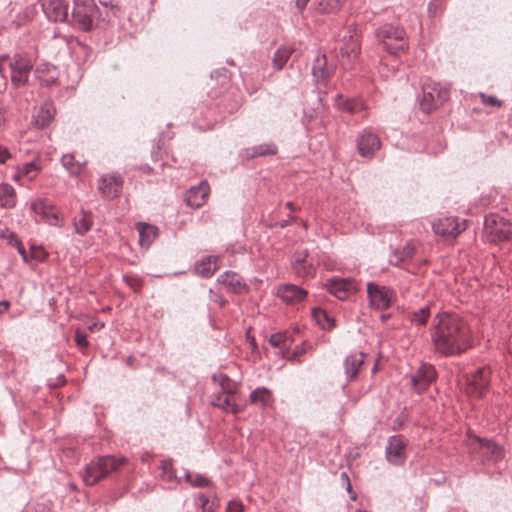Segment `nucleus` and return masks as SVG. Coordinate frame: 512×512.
<instances>
[{"label":"nucleus","mask_w":512,"mask_h":512,"mask_svg":"<svg viewBox=\"0 0 512 512\" xmlns=\"http://www.w3.org/2000/svg\"><path fill=\"white\" fill-rule=\"evenodd\" d=\"M434 351L444 357L458 356L473 346L468 323L453 312L438 313L431 327Z\"/></svg>","instance_id":"1"},{"label":"nucleus","mask_w":512,"mask_h":512,"mask_svg":"<svg viewBox=\"0 0 512 512\" xmlns=\"http://www.w3.org/2000/svg\"><path fill=\"white\" fill-rule=\"evenodd\" d=\"M127 462L125 457L102 456L86 465L82 477L86 485L93 486Z\"/></svg>","instance_id":"2"},{"label":"nucleus","mask_w":512,"mask_h":512,"mask_svg":"<svg viewBox=\"0 0 512 512\" xmlns=\"http://www.w3.org/2000/svg\"><path fill=\"white\" fill-rule=\"evenodd\" d=\"M375 35L392 55H400L408 49L406 32L398 26L385 24L376 30Z\"/></svg>","instance_id":"3"},{"label":"nucleus","mask_w":512,"mask_h":512,"mask_svg":"<svg viewBox=\"0 0 512 512\" xmlns=\"http://www.w3.org/2000/svg\"><path fill=\"white\" fill-rule=\"evenodd\" d=\"M98 13L99 8L94 0H75L71 19L67 23L88 32L94 28V20Z\"/></svg>","instance_id":"4"},{"label":"nucleus","mask_w":512,"mask_h":512,"mask_svg":"<svg viewBox=\"0 0 512 512\" xmlns=\"http://www.w3.org/2000/svg\"><path fill=\"white\" fill-rule=\"evenodd\" d=\"M470 450L482 463H496L504 457V449L492 440L473 436L469 442Z\"/></svg>","instance_id":"5"},{"label":"nucleus","mask_w":512,"mask_h":512,"mask_svg":"<svg viewBox=\"0 0 512 512\" xmlns=\"http://www.w3.org/2000/svg\"><path fill=\"white\" fill-rule=\"evenodd\" d=\"M449 98V91L442 88L435 82L424 83L422 86V95L417 98L420 109L425 113H430L446 102Z\"/></svg>","instance_id":"6"},{"label":"nucleus","mask_w":512,"mask_h":512,"mask_svg":"<svg viewBox=\"0 0 512 512\" xmlns=\"http://www.w3.org/2000/svg\"><path fill=\"white\" fill-rule=\"evenodd\" d=\"M484 231L489 242H504L512 237V224L500 215L490 214L484 219Z\"/></svg>","instance_id":"7"},{"label":"nucleus","mask_w":512,"mask_h":512,"mask_svg":"<svg viewBox=\"0 0 512 512\" xmlns=\"http://www.w3.org/2000/svg\"><path fill=\"white\" fill-rule=\"evenodd\" d=\"M8 66L11 70L12 85L15 88L26 86L33 69L31 58L27 54L16 53L8 59Z\"/></svg>","instance_id":"8"},{"label":"nucleus","mask_w":512,"mask_h":512,"mask_svg":"<svg viewBox=\"0 0 512 512\" xmlns=\"http://www.w3.org/2000/svg\"><path fill=\"white\" fill-rule=\"evenodd\" d=\"M367 295L371 307L377 310L388 309L395 296L393 289L374 282L367 284Z\"/></svg>","instance_id":"9"},{"label":"nucleus","mask_w":512,"mask_h":512,"mask_svg":"<svg viewBox=\"0 0 512 512\" xmlns=\"http://www.w3.org/2000/svg\"><path fill=\"white\" fill-rule=\"evenodd\" d=\"M490 369L482 367L473 374L466 376V393L474 397H482L490 384Z\"/></svg>","instance_id":"10"},{"label":"nucleus","mask_w":512,"mask_h":512,"mask_svg":"<svg viewBox=\"0 0 512 512\" xmlns=\"http://www.w3.org/2000/svg\"><path fill=\"white\" fill-rule=\"evenodd\" d=\"M407 441L402 435H394L388 439L385 449L387 461L392 465H402L406 460Z\"/></svg>","instance_id":"11"},{"label":"nucleus","mask_w":512,"mask_h":512,"mask_svg":"<svg viewBox=\"0 0 512 512\" xmlns=\"http://www.w3.org/2000/svg\"><path fill=\"white\" fill-rule=\"evenodd\" d=\"M435 367L429 363H423L411 376V385L417 393H422L436 380Z\"/></svg>","instance_id":"12"},{"label":"nucleus","mask_w":512,"mask_h":512,"mask_svg":"<svg viewBox=\"0 0 512 512\" xmlns=\"http://www.w3.org/2000/svg\"><path fill=\"white\" fill-rule=\"evenodd\" d=\"M42 10L49 21L67 23L68 4L64 0H39Z\"/></svg>","instance_id":"13"},{"label":"nucleus","mask_w":512,"mask_h":512,"mask_svg":"<svg viewBox=\"0 0 512 512\" xmlns=\"http://www.w3.org/2000/svg\"><path fill=\"white\" fill-rule=\"evenodd\" d=\"M327 287L331 294L340 300L346 299L350 293L358 290L357 283L351 278H333L328 280Z\"/></svg>","instance_id":"14"},{"label":"nucleus","mask_w":512,"mask_h":512,"mask_svg":"<svg viewBox=\"0 0 512 512\" xmlns=\"http://www.w3.org/2000/svg\"><path fill=\"white\" fill-rule=\"evenodd\" d=\"M380 145L378 135L370 130H364L357 140L358 152L362 157H372Z\"/></svg>","instance_id":"15"},{"label":"nucleus","mask_w":512,"mask_h":512,"mask_svg":"<svg viewBox=\"0 0 512 512\" xmlns=\"http://www.w3.org/2000/svg\"><path fill=\"white\" fill-rule=\"evenodd\" d=\"M432 229L437 235L457 237L465 228L457 222L456 218L447 217L434 222Z\"/></svg>","instance_id":"16"},{"label":"nucleus","mask_w":512,"mask_h":512,"mask_svg":"<svg viewBox=\"0 0 512 512\" xmlns=\"http://www.w3.org/2000/svg\"><path fill=\"white\" fill-rule=\"evenodd\" d=\"M334 73V68L328 65L325 54L318 52L313 60L312 74L318 83L326 82Z\"/></svg>","instance_id":"17"},{"label":"nucleus","mask_w":512,"mask_h":512,"mask_svg":"<svg viewBox=\"0 0 512 512\" xmlns=\"http://www.w3.org/2000/svg\"><path fill=\"white\" fill-rule=\"evenodd\" d=\"M209 194V186L206 182H201L197 186L191 187L187 190L185 201L188 206L198 209L205 203V199Z\"/></svg>","instance_id":"18"},{"label":"nucleus","mask_w":512,"mask_h":512,"mask_svg":"<svg viewBox=\"0 0 512 512\" xmlns=\"http://www.w3.org/2000/svg\"><path fill=\"white\" fill-rule=\"evenodd\" d=\"M218 282L225 285L231 293L241 294L248 291L243 278L233 271H226L218 277Z\"/></svg>","instance_id":"19"},{"label":"nucleus","mask_w":512,"mask_h":512,"mask_svg":"<svg viewBox=\"0 0 512 512\" xmlns=\"http://www.w3.org/2000/svg\"><path fill=\"white\" fill-rule=\"evenodd\" d=\"M55 108L52 103L46 102L41 105L32 117V125L37 129H44L53 120Z\"/></svg>","instance_id":"20"},{"label":"nucleus","mask_w":512,"mask_h":512,"mask_svg":"<svg viewBox=\"0 0 512 512\" xmlns=\"http://www.w3.org/2000/svg\"><path fill=\"white\" fill-rule=\"evenodd\" d=\"M123 180L119 176H103L100 179L99 190L107 198H115L122 189Z\"/></svg>","instance_id":"21"},{"label":"nucleus","mask_w":512,"mask_h":512,"mask_svg":"<svg viewBox=\"0 0 512 512\" xmlns=\"http://www.w3.org/2000/svg\"><path fill=\"white\" fill-rule=\"evenodd\" d=\"M277 295L286 303L293 304L302 301L307 291L294 284H286L279 287Z\"/></svg>","instance_id":"22"},{"label":"nucleus","mask_w":512,"mask_h":512,"mask_svg":"<svg viewBox=\"0 0 512 512\" xmlns=\"http://www.w3.org/2000/svg\"><path fill=\"white\" fill-rule=\"evenodd\" d=\"M307 256V251L296 253L294 255L292 268L298 277L307 278L313 276L315 273V267L313 264L308 263L306 260Z\"/></svg>","instance_id":"23"},{"label":"nucleus","mask_w":512,"mask_h":512,"mask_svg":"<svg viewBox=\"0 0 512 512\" xmlns=\"http://www.w3.org/2000/svg\"><path fill=\"white\" fill-rule=\"evenodd\" d=\"M36 77L42 85L51 86L56 83L59 72L56 66L49 63H41L36 67Z\"/></svg>","instance_id":"24"},{"label":"nucleus","mask_w":512,"mask_h":512,"mask_svg":"<svg viewBox=\"0 0 512 512\" xmlns=\"http://www.w3.org/2000/svg\"><path fill=\"white\" fill-rule=\"evenodd\" d=\"M365 355L363 353H354L347 356L344 360L345 374L349 381L354 380L361 366L364 363Z\"/></svg>","instance_id":"25"},{"label":"nucleus","mask_w":512,"mask_h":512,"mask_svg":"<svg viewBox=\"0 0 512 512\" xmlns=\"http://www.w3.org/2000/svg\"><path fill=\"white\" fill-rule=\"evenodd\" d=\"M335 106L345 112L357 114L365 109L364 102L359 98L344 99L342 95L338 94L335 97Z\"/></svg>","instance_id":"26"},{"label":"nucleus","mask_w":512,"mask_h":512,"mask_svg":"<svg viewBox=\"0 0 512 512\" xmlns=\"http://www.w3.org/2000/svg\"><path fill=\"white\" fill-rule=\"evenodd\" d=\"M228 381H229V378L226 375H221L220 385H221L222 391L220 393H218L212 400V405L214 407H218L224 411H228L230 402H231L230 397L233 394V390L230 388H227L225 386V382H228Z\"/></svg>","instance_id":"27"},{"label":"nucleus","mask_w":512,"mask_h":512,"mask_svg":"<svg viewBox=\"0 0 512 512\" xmlns=\"http://www.w3.org/2000/svg\"><path fill=\"white\" fill-rule=\"evenodd\" d=\"M136 228L139 232L140 245L142 247H149L157 236V227L151 224L139 222L137 223Z\"/></svg>","instance_id":"28"},{"label":"nucleus","mask_w":512,"mask_h":512,"mask_svg":"<svg viewBox=\"0 0 512 512\" xmlns=\"http://www.w3.org/2000/svg\"><path fill=\"white\" fill-rule=\"evenodd\" d=\"M0 204L3 208L11 209L16 205V192L12 185L0 184Z\"/></svg>","instance_id":"29"},{"label":"nucleus","mask_w":512,"mask_h":512,"mask_svg":"<svg viewBox=\"0 0 512 512\" xmlns=\"http://www.w3.org/2000/svg\"><path fill=\"white\" fill-rule=\"evenodd\" d=\"M216 261L217 258L211 256L198 261L195 265L196 273L204 278L211 277L217 269Z\"/></svg>","instance_id":"30"},{"label":"nucleus","mask_w":512,"mask_h":512,"mask_svg":"<svg viewBox=\"0 0 512 512\" xmlns=\"http://www.w3.org/2000/svg\"><path fill=\"white\" fill-rule=\"evenodd\" d=\"M278 149L273 143H262L246 149L247 158H255L259 156L275 155Z\"/></svg>","instance_id":"31"},{"label":"nucleus","mask_w":512,"mask_h":512,"mask_svg":"<svg viewBox=\"0 0 512 512\" xmlns=\"http://www.w3.org/2000/svg\"><path fill=\"white\" fill-rule=\"evenodd\" d=\"M250 401L261 407H267L272 404V394L267 388L258 387L250 393Z\"/></svg>","instance_id":"32"},{"label":"nucleus","mask_w":512,"mask_h":512,"mask_svg":"<svg viewBox=\"0 0 512 512\" xmlns=\"http://www.w3.org/2000/svg\"><path fill=\"white\" fill-rule=\"evenodd\" d=\"M75 232L80 235L87 233L92 227L91 213L82 212V215L74 218L73 221Z\"/></svg>","instance_id":"33"},{"label":"nucleus","mask_w":512,"mask_h":512,"mask_svg":"<svg viewBox=\"0 0 512 512\" xmlns=\"http://www.w3.org/2000/svg\"><path fill=\"white\" fill-rule=\"evenodd\" d=\"M293 52L292 48L283 46L277 49L273 56V66L280 70L284 67Z\"/></svg>","instance_id":"34"},{"label":"nucleus","mask_w":512,"mask_h":512,"mask_svg":"<svg viewBox=\"0 0 512 512\" xmlns=\"http://www.w3.org/2000/svg\"><path fill=\"white\" fill-rule=\"evenodd\" d=\"M269 343L276 348L288 349L292 345L293 339L287 333L277 332L270 336Z\"/></svg>","instance_id":"35"},{"label":"nucleus","mask_w":512,"mask_h":512,"mask_svg":"<svg viewBox=\"0 0 512 512\" xmlns=\"http://www.w3.org/2000/svg\"><path fill=\"white\" fill-rule=\"evenodd\" d=\"M414 254V246L411 245L410 243H407L404 248L402 249V251H395L394 254H393V257L391 258V262L396 265V266H399L400 263L410 259Z\"/></svg>","instance_id":"36"},{"label":"nucleus","mask_w":512,"mask_h":512,"mask_svg":"<svg viewBox=\"0 0 512 512\" xmlns=\"http://www.w3.org/2000/svg\"><path fill=\"white\" fill-rule=\"evenodd\" d=\"M430 316L429 306L421 307L410 314V320L412 323L418 326H425Z\"/></svg>","instance_id":"37"},{"label":"nucleus","mask_w":512,"mask_h":512,"mask_svg":"<svg viewBox=\"0 0 512 512\" xmlns=\"http://www.w3.org/2000/svg\"><path fill=\"white\" fill-rule=\"evenodd\" d=\"M184 477L185 480L193 487L204 488L211 485V481L201 474H192L186 471Z\"/></svg>","instance_id":"38"},{"label":"nucleus","mask_w":512,"mask_h":512,"mask_svg":"<svg viewBox=\"0 0 512 512\" xmlns=\"http://www.w3.org/2000/svg\"><path fill=\"white\" fill-rule=\"evenodd\" d=\"M346 0H319L318 10L321 13H332L337 11Z\"/></svg>","instance_id":"39"},{"label":"nucleus","mask_w":512,"mask_h":512,"mask_svg":"<svg viewBox=\"0 0 512 512\" xmlns=\"http://www.w3.org/2000/svg\"><path fill=\"white\" fill-rule=\"evenodd\" d=\"M61 163L72 174H79L81 171V166L74 162L73 155H63L61 158Z\"/></svg>","instance_id":"40"},{"label":"nucleus","mask_w":512,"mask_h":512,"mask_svg":"<svg viewBox=\"0 0 512 512\" xmlns=\"http://www.w3.org/2000/svg\"><path fill=\"white\" fill-rule=\"evenodd\" d=\"M311 349V345L303 343L301 347H296L293 353L287 357L288 361L290 362H297L300 363V356L304 353L308 352Z\"/></svg>","instance_id":"41"},{"label":"nucleus","mask_w":512,"mask_h":512,"mask_svg":"<svg viewBox=\"0 0 512 512\" xmlns=\"http://www.w3.org/2000/svg\"><path fill=\"white\" fill-rule=\"evenodd\" d=\"M41 213L43 214V216L48 220V222L51 225H55V226L60 225V220L58 218V215L52 208L43 206Z\"/></svg>","instance_id":"42"},{"label":"nucleus","mask_w":512,"mask_h":512,"mask_svg":"<svg viewBox=\"0 0 512 512\" xmlns=\"http://www.w3.org/2000/svg\"><path fill=\"white\" fill-rule=\"evenodd\" d=\"M10 244L13 245L17 249L18 253L22 256L23 260L25 262H28L29 258H28V254H27L25 248L23 247L19 238L13 233L10 236Z\"/></svg>","instance_id":"43"},{"label":"nucleus","mask_w":512,"mask_h":512,"mask_svg":"<svg viewBox=\"0 0 512 512\" xmlns=\"http://www.w3.org/2000/svg\"><path fill=\"white\" fill-rule=\"evenodd\" d=\"M312 316L318 322V324L323 326V328L326 327L324 321H326L328 323L331 321V319L329 318L327 313L324 310H322L321 308H313Z\"/></svg>","instance_id":"44"},{"label":"nucleus","mask_w":512,"mask_h":512,"mask_svg":"<svg viewBox=\"0 0 512 512\" xmlns=\"http://www.w3.org/2000/svg\"><path fill=\"white\" fill-rule=\"evenodd\" d=\"M480 97L482 99V102L486 105L494 106V107H500L502 105V101L499 100L498 98H496L495 96L486 95L484 93H481Z\"/></svg>","instance_id":"45"},{"label":"nucleus","mask_w":512,"mask_h":512,"mask_svg":"<svg viewBox=\"0 0 512 512\" xmlns=\"http://www.w3.org/2000/svg\"><path fill=\"white\" fill-rule=\"evenodd\" d=\"M124 281L132 288L134 291H138L142 286V280L136 277L124 276Z\"/></svg>","instance_id":"46"},{"label":"nucleus","mask_w":512,"mask_h":512,"mask_svg":"<svg viewBox=\"0 0 512 512\" xmlns=\"http://www.w3.org/2000/svg\"><path fill=\"white\" fill-rule=\"evenodd\" d=\"M209 299L210 301L218 304L220 307H224L227 301L216 291L213 289L209 290Z\"/></svg>","instance_id":"47"},{"label":"nucleus","mask_w":512,"mask_h":512,"mask_svg":"<svg viewBox=\"0 0 512 512\" xmlns=\"http://www.w3.org/2000/svg\"><path fill=\"white\" fill-rule=\"evenodd\" d=\"M244 506L240 501L232 500L228 503L225 512H243Z\"/></svg>","instance_id":"48"},{"label":"nucleus","mask_w":512,"mask_h":512,"mask_svg":"<svg viewBox=\"0 0 512 512\" xmlns=\"http://www.w3.org/2000/svg\"><path fill=\"white\" fill-rule=\"evenodd\" d=\"M75 342L81 348H85L88 346L87 336L80 330H77L75 333Z\"/></svg>","instance_id":"49"},{"label":"nucleus","mask_w":512,"mask_h":512,"mask_svg":"<svg viewBox=\"0 0 512 512\" xmlns=\"http://www.w3.org/2000/svg\"><path fill=\"white\" fill-rule=\"evenodd\" d=\"M37 170H38V167H37L36 163L29 162V163L24 164L22 172H23V174L28 176V175H30L31 172H36Z\"/></svg>","instance_id":"50"},{"label":"nucleus","mask_w":512,"mask_h":512,"mask_svg":"<svg viewBox=\"0 0 512 512\" xmlns=\"http://www.w3.org/2000/svg\"><path fill=\"white\" fill-rule=\"evenodd\" d=\"M9 158H11L9 150L0 145V163L4 164Z\"/></svg>","instance_id":"51"},{"label":"nucleus","mask_w":512,"mask_h":512,"mask_svg":"<svg viewBox=\"0 0 512 512\" xmlns=\"http://www.w3.org/2000/svg\"><path fill=\"white\" fill-rule=\"evenodd\" d=\"M99 3L104 7H110L112 10L119 11V6L112 4V0H99Z\"/></svg>","instance_id":"52"},{"label":"nucleus","mask_w":512,"mask_h":512,"mask_svg":"<svg viewBox=\"0 0 512 512\" xmlns=\"http://www.w3.org/2000/svg\"><path fill=\"white\" fill-rule=\"evenodd\" d=\"M64 383H65V377H64V375H59V376L57 377V381H56V382H51V380H49L48 385H49L50 387H57V386L62 385V384H64Z\"/></svg>","instance_id":"53"},{"label":"nucleus","mask_w":512,"mask_h":512,"mask_svg":"<svg viewBox=\"0 0 512 512\" xmlns=\"http://www.w3.org/2000/svg\"><path fill=\"white\" fill-rule=\"evenodd\" d=\"M198 500L200 502V506H201L202 509L205 506H208V504H209V499H208V497L205 494H200L199 497H198Z\"/></svg>","instance_id":"54"},{"label":"nucleus","mask_w":512,"mask_h":512,"mask_svg":"<svg viewBox=\"0 0 512 512\" xmlns=\"http://www.w3.org/2000/svg\"><path fill=\"white\" fill-rule=\"evenodd\" d=\"M228 411L231 412L232 414H237L241 411V407L235 403L230 402Z\"/></svg>","instance_id":"55"},{"label":"nucleus","mask_w":512,"mask_h":512,"mask_svg":"<svg viewBox=\"0 0 512 512\" xmlns=\"http://www.w3.org/2000/svg\"><path fill=\"white\" fill-rule=\"evenodd\" d=\"M216 505H217L216 502L212 501V503H209L208 506H205L202 509V512H214L215 508H216Z\"/></svg>","instance_id":"56"},{"label":"nucleus","mask_w":512,"mask_h":512,"mask_svg":"<svg viewBox=\"0 0 512 512\" xmlns=\"http://www.w3.org/2000/svg\"><path fill=\"white\" fill-rule=\"evenodd\" d=\"M10 307V302L7 300L0 301V313L7 311Z\"/></svg>","instance_id":"57"},{"label":"nucleus","mask_w":512,"mask_h":512,"mask_svg":"<svg viewBox=\"0 0 512 512\" xmlns=\"http://www.w3.org/2000/svg\"><path fill=\"white\" fill-rule=\"evenodd\" d=\"M308 2L309 0H296V7L299 10H303L307 6Z\"/></svg>","instance_id":"58"},{"label":"nucleus","mask_w":512,"mask_h":512,"mask_svg":"<svg viewBox=\"0 0 512 512\" xmlns=\"http://www.w3.org/2000/svg\"><path fill=\"white\" fill-rule=\"evenodd\" d=\"M341 478L346 480V482H347L346 490H347L349 493H351V492H352V487H351V484H350V481H349V478H348L347 474H346L345 472H344V473H342V474H341Z\"/></svg>","instance_id":"59"},{"label":"nucleus","mask_w":512,"mask_h":512,"mask_svg":"<svg viewBox=\"0 0 512 512\" xmlns=\"http://www.w3.org/2000/svg\"><path fill=\"white\" fill-rule=\"evenodd\" d=\"M10 57L9 56H3V57H0V74L2 75V77H5L4 76V73H3V67H2V63L3 62H7L8 63V59Z\"/></svg>","instance_id":"60"},{"label":"nucleus","mask_w":512,"mask_h":512,"mask_svg":"<svg viewBox=\"0 0 512 512\" xmlns=\"http://www.w3.org/2000/svg\"><path fill=\"white\" fill-rule=\"evenodd\" d=\"M391 317L390 314H382L380 316L382 322H386Z\"/></svg>","instance_id":"61"},{"label":"nucleus","mask_w":512,"mask_h":512,"mask_svg":"<svg viewBox=\"0 0 512 512\" xmlns=\"http://www.w3.org/2000/svg\"><path fill=\"white\" fill-rule=\"evenodd\" d=\"M4 122V112L2 109H0V126L3 124Z\"/></svg>","instance_id":"62"},{"label":"nucleus","mask_w":512,"mask_h":512,"mask_svg":"<svg viewBox=\"0 0 512 512\" xmlns=\"http://www.w3.org/2000/svg\"><path fill=\"white\" fill-rule=\"evenodd\" d=\"M286 207H287L288 209H290V210H294V205H293V203H292V202H287V203H286Z\"/></svg>","instance_id":"63"},{"label":"nucleus","mask_w":512,"mask_h":512,"mask_svg":"<svg viewBox=\"0 0 512 512\" xmlns=\"http://www.w3.org/2000/svg\"><path fill=\"white\" fill-rule=\"evenodd\" d=\"M288 223H289V221H283V222L280 223V227L284 228V227H286L288 225Z\"/></svg>","instance_id":"64"}]
</instances>
